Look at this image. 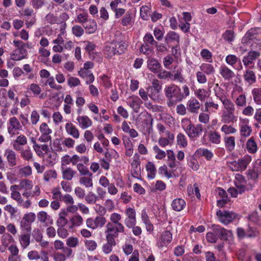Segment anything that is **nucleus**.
I'll return each instance as SVG.
<instances>
[{
    "label": "nucleus",
    "mask_w": 261,
    "mask_h": 261,
    "mask_svg": "<svg viewBox=\"0 0 261 261\" xmlns=\"http://www.w3.org/2000/svg\"><path fill=\"white\" fill-rule=\"evenodd\" d=\"M27 137L23 135H21L18 136L15 140L14 141L13 147V148L16 150H20V146H23L27 144Z\"/></svg>",
    "instance_id": "obj_34"
},
{
    "label": "nucleus",
    "mask_w": 261,
    "mask_h": 261,
    "mask_svg": "<svg viewBox=\"0 0 261 261\" xmlns=\"http://www.w3.org/2000/svg\"><path fill=\"white\" fill-rule=\"evenodd\" d=\"M234 184L236 188L238 189L239 194H242L245 191L246 180L242 174L239 173L236 174Z\"/></svg>",
    "instance_id": "obj_16"
},
{
    "label": "nucleus",
    "mask_w": 261,
    "mask_h": 261,
    "mask_svg": "<svg viewBox=\"0 0 261 261\" xmlns=\"http://www.w3.org/2000/svg\"><path fill=\"white\" fill-rule=\"evenodd\" d=\"M261 173V160H257L253 164V167L251 170L248 171V176L252 179H256Z\"/></svg>",
    "instance_id": "obj_12"
},
{
    "label": "nucleus",
    "mask_w": 261,
    "mask_h": 261,
    "mask_svg": "<svg viewBox=\"0 0 261 261\" xmlns=\"http://www.w3.org/2000/svg\"><path fill=\"white\" fill-rule=\"evenodd\" d=\"M88 17V14L86 12L79 13L75 19V21L83 25L89 19Z\"/></svg>",
    "instance_id": "obj_53"
},
{
    "label": "nucleus",
    "mask_w": 261,
    "mask_h": 261,
    "mask_svg": "<svg viewBox=\"0 0 261 261\" xmlns=\"http://www.w3.org/2000/svg\"><path fill=\"white\" fill-rule=\"evenodd\" d=\"M21 156L24 160L30 161L33 158V153L30 148H28L21 150Z\"/></svg>",
    "instance_id": "obj_61"
},
{
    "label": "nucleus",
    "mask_w": 261,
    "mask_h": 261,
    "mask_svg": "<svg viewBox=\"0 0 261 261\" xmlns=\"http://www.w3.org/2000/svg\"><path fill=\"white\" fill-rule=\"evenodd\" d=\"M172 241V234L168 230L162 232L156 239L155 246L160 250L167 248Z\"/></svg>",
    "instance_id": "obj_6"
},
{
    "label": "nucleus",
    "mask_w": 261,
    "mask_h": 261,
    "mask_svg": "<svg viewBox=\"0 0 261 261\" xmlns=\"http://www.w3.org/2000/svg\"><path fill=\"white\" fill-rule=\"evenodd\" d=\"M210 94V92L204 89H198L195 92V95L201 101L205 100Z\"/></svg>",
    "instance_id": "obj_40"
},
{
    "label": "nucleus",
    "mask_w": 261,
    "mask_h": 261,
    "mask_svg": "<svg viewBox=\"0 0 261 261\" xmlns=\"http://www.w3.org/2000/svg\"><path fill=\"white\" fill-rule=\"evenodd\" d=\"M63 178L67 180H71L76 172L70 168L62 169V171Z\"/></svg>",
    "instance_id": "obj_44"
},
{
    "label": "nucleus",
    "mask_w": 261,
    "mask_h": 261,
    "mask_svg": "<svg viewBox=\"0 0 261 261\" xmlns=\"http://www.w3.org/2000/svg\"><path fill=\"white\" fill-rule=\"evenodd\" d=\"M126 218L124 223L126 227H132L136 225L137 223L136 212L135 210L130 207H126L125 211Z\"/></svg>",
    "instance_id": "obj_9"
},
{
    "label": "nucleus",
    "mask_w": 261,
    "mask_h": 261,
    "mask_svg": "<svg viewBox=\"0 0 261 261\" xmlns=\"http://www.w3.org/2000/svg\"><path fill=\"white\" fill-rule=\"evenodd\" d=\"M159 173L161 175H164L168 178H170L173 177H175V175L174 171H168L167 167L164 165L161 166L159 168Z\"/></svg>",
    "instance_id": "obj_41"
},
{
    "label": "nucleus",
    "mask_w": 261,
    "mask_h": 261,
    "mask_svg": "<svg viewBox=\"0 0 261 261\" xmlns=\"http://www.w3.org/2000/svg\"><path fill=\"white\" fill-rule=\"evenodd\" d=\"M106 240L107 243L103 245L102 250L104 253L108 254L112 252L113 247L116 245V242L108 239H106Z\"/></svg>",
    "instance_id": "obj_39"
},
{
    "label": "nucleus",
    "mask_w": 261,
    "mask_h": 261,
    "mask_svg": "<svg viewBox=\"0 0 261 261\" xmlns=\"http://www.w3.org/2000/svg\"><path fill=\"white\" fill-rule=\"evenodd\" d=\"M229 65H231L237 69H239L241 67L240 61H239L238 58L233 55H229Z\"/></svg>",
    "instance_id": "obj_60"
},
{
    "label": "nucleus",
    "mask_w": 261,
    "mask_h": 261,
    "mask_svg": "<svg viewBox=\"0 0 261 261\" xmlns=\"http://www.w3.org/2000/svg\"><path fill=\"white\" fill-rule=\"evenodd\" d=\"M148 92V97H150L154 101H158L160 99V91L154 89V88H147Z\"/></svg>",
    "instance_id": "obj_43"
},
{
    "label": "nucleus",
    "mask_w": 261,
    "mask_h": 261,
    "mask_svg": "<svg viewBox=\"0 0 261 261\" xmlns=\"http://www.w3.org/2000/svg\"><path fill=\"white\" fill-rule=\"evenodd\" d=\"M4 156L6 157L8 164L10 166L13 167L16 165V154L14 151L12 149H7L5 150Z\"/></svg>",
    "instance_id": "obj_19"
},
{
    "label": "nucleus",
    "mask_w": 261,
    "mask_h": 261,
    "mask_svg": "<svg viewBox=\"0 0 261 261\" xmlns=\"http://www.w3.org/2000/svg\"><path fill=\"white\" fill-rule=\"evenodd\" d=\"M112 42L116 46L115 49L116 50V55H120L124 53L127 48V45L124 41L113 40Z\"/></svg>",
    "instance_id": "obj_31"
},
{
    "label": "nucleus",
    "mask_w": 261,
    "mask_h": 261,
    "mask_svg": "<svg viewBox=\"0 0 261 261\" xmlns=\"http://www.w3.org/2000/svg\"><path fill=\"white\" fill-rule=\"evenodd\" d=\"M37 219L40 223L43 224L46 226L51 225L53 223V220L51 217L44 211L38 213Z\"/></svg>",
    "instance_id": "obj_20"
},
{
    "label": "nucleus",
    "mask_w": 261,
    "mask_h": 261,
    "mask_svg": "<svg viewBox=\"0 0 261 261\" xmlns=\"http://www.w3.org/2000/svg\"><path fill=\"white\" fill-rule=\"evenodd\" d=\"M66 24L65 23L62 24L60 30V33L58 35L57 38L53 40V43L63 44L64 43V38L66 36Z\"/></svg>",
    "instance_id": "obj_28"
},
{
    "label": "nucleus",
    "mask_w": 261,
    "mask_h": 261,
    "mask_svg": "<svg viewBox=\"0 0 261 261\" xmlns=\"http://www.w3.org/2000/svg\"><path fill=\"white\" fill-rule=\"evenodd\" d=\"M27 91L32 93L34 97H39L40 99H44L45 97V95L41 93L40 87L35 83L31 84L28 88Z\"/></svg>",
    "instance_id": "obj_18"
},
{
    "label": "nucleus",
    "mask_w": 261,
    "mask_h": 261,
    "mask_svg": "<svg viewBox=\"0 0 261 261\" xmlns=\"http://www.w3.org/2000/svg\"><path fill=\"white\" fill-rule=\"evenodd\" d=\"M125 228L123 225H116L108 222L106 226L105 231L106 239L115 241L118 237L119 234L124 232Z\"/></svg>",
    "instance_id": "obj_5"
},
{
    "label": "nucleus",
    "mask_w": 261,
    "mask_h": 261,
    "mask_svg": "<svg viewBox=\"0 0 261 261\" xmlns=\"http://www.w3.org/2000/svg\"><path fill=\"white\" fill-rule=\"evenodd\" d=\"M182 70L181 69H178L174 71L173 73L171 72L170 80L173 81H177L179 83H182L184 82V77L182 74Z\"/></svg>",
    "instance_id": "obj_36"
},
{
    "label": "nucleus",
    "mask_w": 261,
    "mask_h": 261,
    "mask_svg": "<svg viewBox=\"0 0 261 261\" xmlns=\"http://www.w3.org/2000/svg\"><path fill=\"white\" fill-rule=\"evenodd\" d=\"M186 203L182 198H176L171 203V206L173 210L176 212L182 211L186 206Z\"/></svg>",
    "instance_id": "obj_26"
},
{
    "label": "nucleus",
    "mask_w": 261,
    "mask_h": 261,
    "mask_svg": "<svg viewBox=\"0 0 261 261\" xmlns=\"http://www.w3.org/2000/svg\"><path fill=\"white\" fill-rule=\"evenodd\" d=\"M252 94L255 102L257 105L261 104V88H254L252 90Z\"/></svg>",
    "instance_id": "obj_49"
},
{
    "label": "nucleus",
    "mask_w": 261,
    "mask_h": 261,
    "mask_svg": "<svg viewBox=\"0 0 261 261\" xmlns=\"http://www.w3.org/2000/svg\"><path fill=\"white\" fill-rule=\"evenodd\" d=\"M67 84L70 88L75 87L81 84L80 80L74 76H70L67 79Z\"/></svg>",
    "instance_id": "obj_57"
},
{
    "label": "nucleus",
    "mask_w": 261,
    "mask_h": 261,
    "mask_svg": "<svg viewBox=\"0 0 261 261\" xmlns=\"http://www.w3.org/2000/svg\"><path fill=\"white\" fill-rule=\"evenodd\" d=\"M200 55L202 57L203 60L206 61L208 62H212V54L208 49H202L200 52Z\"/></svg>",
    "instance_id": "obj_58"
},
{
    "label": "nucleus",
    "mask_w": 261,
    "mask_h": 261,
    "mask_svg": "<svg viewBox=\"0 0 261 261\" xmlns=\"http://www.w3.org/2000/svg\"><path fill=\"white\" fill-rule=\"evenodd\" d=\"M57 176V173L55 170H49L44 173V178L45 181H48L52 179L56 178Z\"/></svg>",
    "instance_id": "obj_59"
},
{
    "label": "nucleus",
    "mask_w": 261,
    "mask_h": 261,
    "mask_svg": "<svg viewBox=\"0 0 261 261\" xmlns=\"http://www.w3.org/2000/svg\"><path fill=\"white\" fill-rule=\"evenodd\" d=\"M177 143L181 147H186L188 145V140L186 136L182 134L179 133L176 137Z\"/></svg>",
    "instance_id": "obj_48"
},
{
    "label": "nucleus",
    "mask_w": 261,
    "mask_h": 261,
    "mask_svg": "<svg viewBox=\"0 0 261 261\" xmlns=\"http://www.w3.org/2000/svg\"><path fill=\"white\" fill-rule=\"evenodd\" d=\"M166 96L169 99L168 106H171L174 102L180 101L182 99V95L180 88L174 84L166 86L165 88Z\"/></svg>",
    "instance_id": "obj_4"
},
{
    "label": "nucleus",
    "mask_w": 261,
    "mask_h": 261,
    "mask_svg": "<svg viewBox=\"0 0 261 261\" xmlns=\"http://www.w3.org/2000/svg\"><path fill=\"white\" fill-rule=\"evenodd\" d=\"M231 82L233 86L231 95L233 98L238 94H240L236 100V104L239 106H243L246 104V96L242 94L243 89L240 86V79L234 76V73L229 70V82Z\"/></svg>",
    "instance_id": "obj_1"
},
{
    "label": "nucleus",
    "mask_w": 261,
    "mask_h": 261,
    "mask_svg": "<svg viewBox=\"0 0 261 261\" xmlns=\"http://www.w3.org/2000/svg\"><path fill=\"white\" fill-rule=\"evenodd\" d=\"M246 148L250 153H255L257 152L258 147L257 143L253 137H250L246 142Z\"/></svg>",
    "instance_id": "obj_30"
},
{
    "label": "nucleus",
    "mask_w": 261,
    "mask_h": 261,
    "mask_svg": "<svg viewBox=\"0 0 261 261\" xmlns=\"http://www.w3.org/2000/svg\"><path fill=\"white\" fill-rule=\"evenodd\" d=\"M244 79L249 84H252L255 82L256 76L254 72L249 69L246 70L244 74Z\"/></svg>",
    "instance_id": "obj_45"
},
{
    "label": "nucleus",
    "mask_w": 261,
    "mask_h": 261,
    "mask_svg": "<svg viewBox=\"0 0 261 261\" xmlns=\"http://www.w3.org/2000/svg\"><path fill=\"white\" fill-rule=\"evenodd\" d=\"M70 221L73 226H79L83 224V220L81 216L76 215L71 218Z\"/></svg>",
    "instance_id": "obj_62"
},
{
    "label": "nucleus",
    "mask_w": 261,
    "mask_h": 261,
    "mask_svg": "<svg viewBox=\"0 0 261 261\" xmlns=\"http://www.w3.org/2000/svg\"><path fill=\"white\" fill-rule=\"evenodd\" d=\"M76 121L79 126L82 129H87L92 125V121L91 119L86 115H79L76 118Z\"/></svg>",
    "instance_id": "obj_17"
},
{
    "label": "nucleus",
    "mask_w": 261,
    "mask_h": 261,
    "mask_svg": "<svg viewBox=\"0 0 261 261\" xmlns=\"http://www.w3.org/2000/svg\"><path fill=\"white\" fill-rule=\"evenodd\" d=\"M218 97L222 101L224 109L222 112L221 121L223 123H226L228 120V99L227 98L226 96L222 95L221 93L218 94Z\"/></svg>",
    "instance_id": "obj_13"
},
{
    "label": "nucleus",
    "mask_w": 261,
    "mask_h": 261,
    "mask_svg": "<svg viewBox=\"0 0 261 261\" xmlns=\"http://www.w3.org/2000/svg\"><path fill=\"white\" fill-rule=\"evenodd\" d=\"M34 151L37 155L39 157H44L45 154L47 153L49 150V147L46 144L36 145L33 148Z\"/></svg>",
    "instance_id": "obj_32"
},
{
    "label": "nucleus",
    "mask_w": 261,
    "mask_h": 261,
    "mask_svg": "<svg viewBox=\"0 0 261 261\" xmlns=\"http://www.w3.org/2000/svg\"><path fill=\"white\" fill-rule=\"evenodd\" d=\"M251 160V155L246 154L238 161L229 162V168L232 171H244Z\"/></svg>",
    "instance_id": "obj_7"
},
{
    "label": "nucleus",
    "mask_w": 261,
    "mask_h": 261,
    "mask_svg": "<svg viewBox=\"0 0 261 261\" xmlns=\"http://www.w3.org/2000/svg\"><path fill=\"white\" fill-rule=\"evenodd\" d=\"M85 197L86 202L91 204L95 203L98 200V196L92 192H89Z\"/></svg>",
    "instance_id": "obj_52"
},
{
    "label": "nucleus",
    "mask_w": 261,
    "mask_h": 261,
    "mask_svg": "<svg viewBox=\"0 0 261 261\" xmlns=\"http://www.w3.org/2000/svg\"><path fill=\"white\" fill-rule=\"evenodd\" d=\"M196 155L198 156H204L206 160H210L213 156V153L207 149L200 148L195 152Z\"/></svg>",
    "instance_id": "obj_37"
},
{
    "label": "nucleus",
    "mask_w": 261,
    "mask_h": 261,
    "mask_svg": "<svg viewBox=\"0 0 261 261\" xmlns=\"http://www.w3.org/2000/svg\"><path fill=\"white\" fill-rule=\"evenodd\" d=\"M83 26L85 28L86 33L89 34L94 33L97 30V27L96 21L90 18Z\"/></svg>",
    "instance_id": "obj_25"
},
{
    "label": "nucleus",
    "mask_w": 261,
    "mask_h": 261,
    "mask_svg": "<svg viewBox=\"0 0 261 261\" xmlns=\"http://www.w3.org/2000/svg\"><path fill=\"white\" fill-rule=\"evenodd\" d=\"M17 186L19 190H24L22 195L27 198L39 196L41 193L40 188L38 185L36 186L33 190L31 191L33 185L32 181L29 179L21 180Z\"/></svg>",
    "instance_id": "obj_3"
},
{
    "label": "nucleus",
    "mask_w": 261,
    "mask_h": 261,
    "mask_svg": "<svg viewBox=\"0 0 261 261\" xmlns=\"http://www.w3.org/2000/svg\"><path fill=\"white\" fill-rule=\"evenodd\" d=\"M134 14L132 11H127L121 20L123 26H132L134 23Z\"/></svg>",
    "instance_id": "obj_24"
},
{
    "label": "nucleus",
    "mask_w": 261,
    "mask_h": 261,
    "mask_svg": "<svg viewBox=\"0 0 261 261\" xmlns=\"http://www.w3.org/2000/svg\"><path fill=\"white\" fill-rule=\"evenodd\" d=\"M76 167H77V169L79 171L80 174L83 175H88L89 176H92V173L91 172H90L88 168H87L86 166H85L83 164H82V163L77 164Z\"/></svg>",
    "instance_id": "obj_55"
},
{
    "label": "nucleus",
    "mask_w": 261,
    "mask_h": 261,
    "mask_svg": "<svg viewBox=\"0 0 261 261\" xmlns=\"http://www.w3.org/2000/svg\"><path fill=\"white\" fill-rule=\"evenodd\" d=\"M11 197L15 200L18 205L22 206L24 208H28L31 206V202L30 200H24L21 194L18 191L20 190L17 185H13L10 187Z\"/></svg>",
    "instance_id": "obj_8"
},
{
    "label": "nucleus",
    "mask_w": 261,
    "mask_h": 261,
    "mask_svg": "<svg viewBox=\"0 0 261 261\" xmlns=\"http://www.w3.org/2000/svg\"><path fill=\"white\" fill-rule=\"evenodd\" d=\"M165 40L167 44L171 42L178 43L179 41V36L175 32L169 31L166 35Z\"/></svg>",
    "instance_id": "obj_35"
},
{
    "label": "nucleus",
    "mask_w": 261,
    "mask_h": 261,
    "mask_svg": "<svg viewBox=\"0 0 261 261\" xmlns=\"http://www.w3.org/2000/svg\"><path fill=\"white\" fill-rule=\"evenodd\" d=\"M259 56L260 53L258 51H249L248 53V55L243 58V62L244 65L246 67L252 68L254 66L253 61L257 58Z\"/></svg>",
    "instance_id": "obj_11"
},
{
    "label": "nucleus",
    "mask_w": 261,
    "mask_h": 261,
    "mask_svg": "<svg viewBox=\"0 0 261 261\" xmlns=\"http://www.w3.org/2000/svg\"><path fill=\"white\" fill-rule=\"evenodd\" d=\"M28 52L23 47L16 48L11 53V59L14 61H20L27 58Z\"/></svg>",
    "instance_id": "obj_14"
},
{
    "label": "nucleus",
    "mask_w": 261,
    "mask_h": 261,
    "mask_svg": "<svg viewBox=\"0 0 261 261\" xmlns=\"http://www.w3.org/2000/svg\"><path fill=\"white\" fill-rule=\"evenodd\" d=\"M147 67L149 70L154 73L159 72L162 69V66L158 60L149 58L147 61Z\"/></svg>",
    "instance_id": "obj_21"
},
{
    "label": "nucleus",
    "mask_w": 261,
    "mask_h": 261,
    "mask_svg": "<svg viewBox=\"0 0 261 261\" xmlns=\"http://www.w3.org/2000/svg\"><path fill=\"white\" fill-rule=\"evenodd\" d=\"M66 133L74 138L78 139L80 137V133L77 127L71 122H68L65 126Z\"/></svg>",
    "instance_id": "obj_23"
},
{
    "label": "nucleus",
    "mask_w": 261,
    "mask_h": 261,
    "mask_svg": "<svg viewBox=\"0 0 261 261\" xmlns=\"http://www.w3.org/2000/svg\"><path fill=\"white\" fill-rule=\"evenodd\" d=\"M115 44L112 41L107 42L103 50L104 54L107 56L108 58H111L116 55V50L115 49Z\"/></svg>",
    "instance_id": "obj_29"
},
{
    "label": "nucleus",
    "mask_w": 261,
    "mask_h": 261,
    "mask_svg": "<svg viewBox=\"0 0 261 261\" xmlns=\"http://www.w3.org/2000/svg\"><path fill=\"white\" fill-rule=\"evenodd\" d=\"M205 111L207 112H215L219 106L218 104L214 103L213 101H206L205 103Z\"/></svg>",
    "instance_id": "obj_50"
},
{
    "label": "nucleus",
    "mask_w": 261,
    "mask_h": 261,
    "mask_svg": "<svg viewBox=\"0 0 261 261\" xmlns=\"http://www.w3.org/2000/svg\"><path fill=\"white\" fill-rule=\"evenodd\" d=\"M152 149L155 154V158L156 160H162L166 157V153L165 151L161 149L158 145H154Z\"/></svg>",
    "instance_id": "obj_47"
},
{
    "label": "nucleus",
    "mask_w": 261,
    "mask_h": 261,
    "mask_svg": "<svg viewBox=\"0 0 261 261\" xmlns=\"http://www.w3.org/2000/svg\"><path fill=\"white\" fill-rule=\"evenodd\" d=\"M145 169L147 171V177L150 179H154L156 173L154 164L152 162H147L145 165Z\"/></svg>",
    "instance_id": "obj_27"
},
{
    "label": "nucleus",
    "mask_w": 261,
    "mask_h": 261,
    "mask_svg": "<svg viewBox=\"0 0 261 261\" xmlns=\"http://www.w3.org/2000/svg\"><path fill=\"white\" fill-rule=\"evenodd\" d=\"M79 182L81 185L84 186L87 188L93 187V184L92 176L82 177L79 179Z\"/></svg>",
    "instance_id": "obj_46"
},
{
    "label": "nucleus",
    "mask_w": 261,
    "mask_h": 261,
    "mask_svg": "<svg viewBox=\"0 0 261 261\" xmlns=\"http://www.w3.org/2000/svg\"><path fill=\"white\" fill-rule=\"evenodd\" d=\"M44 158H45L51 164H54L57 161L56 153L55 152H50L49 150L47 151V153L45 154Z\"/></svg>",
    "instance_id": "obj_64"
},
{
    "label": "nucleus",
    "mask_w": 261,
    "mask_h": 261,
    "mask_svg": "<svg viewBox=\"0 0 261 261\" xmlns=\"http://www.w3.org/2000/svg\"><path fill=\"white\" fill-rule=\"evenodd\" d=\"M121 215L117 213H113L110 216V220L111 221L110 223H113L117 225H123L120 222L121 220Z\"/></svg>",
    "instance_id": "obj_51"
},
{
    "label": "nucleus",
    "mask_w": 261,
    "mask_h": 261,
    "mask_svg": "<svg viewBox=\"0 0 261 261\" xmlns=\"http://www.w3.org/2000/svg\"><path fill=\"white\" fill-rule=\"evenodd\" d=\"M96 229L102 227L106 223V219L103 216H97L93 219Z\"/></svg>",
    "instance_id": "obj_56"
},
{
    "label": "nucleus",
    "mask_w": 261,
    "mask_h": 261,
    "mask_svg": "<svg viewBox=\"0 0 261 261\" xmlns=\"http://www.w3.org/2000/svg\"><path fill=\"white\" fill-rule=\"evenodd\" d=\"M86 248L89 251H94L97 246V243L91 240H87L85 241Z\"/></svg>",
    "instance_id": "obj_63"
},
{
    "label": "nucleus",
    "mask_w": 261,
    "mask_h": 261,
    "mask_svg": "<svg viewBox=\"0 0 261 261\" xmlns=\"http://www.w3.org/2000/svg\"><path fill=\"white\" fill-rule=\"evenodd\" d=\"M199 68L202 72L207 75L213 74L215 72V69L213 65L208 63H202Z\"/></svg>",
    "instance_id": "obj_42"
},
{
    "label": "nucleus",
    "mask_w": 261,
    "mask_h": 261,
    "mask_svg": "<svg viewBox=\"0 0 261 261\" xmlns=\"http://www.w3.org/2000/svg\"><path fill=\"white\" fill-rule=\"evenodd\" d=\"M21 127L20 123L15 117L9 119L8 122L7 129L11 137L16 135V132L20 129Z\"/></svg>",
    "instance_id": "obj_10"
},
{
    "label": "nucleus",
    "mask_w": 261,
    "mask_h": 261,
    "mask_svg": "<svg viewBox=\"0 0 261 261\" xmlns=\"http://www.w3.org/2000/svg\"><path fill=\"white\" fill-rule=\"evenodd\" d=\"M187 107L189 112L197 114L200 108V103L196 99L191 98L187 102Z\"/></svg>",
    "instance_id": "obj_22"
},
{
    "label": "nucleus",
    "mask_w": 261,
    "mask_h": 261,
    "mask_svg": "<svg viewBox=\"0 0 261 261\" xmlns=\"http://www.w3.org/2000/svg\"><path fill=\"white\" fill-rule=\"evenodd\" d=\"M127 103L135 111H138L143 103L141 99L138 96L132 95L127 98Z\"/></svg>",
    "instance_id": "obj_15"
},
{
    "label": "nucleus",
    "mask_w": 261,
    "mask_h": 261,
    "mask_svg": "<svg viewBox=\"0 0 261 261\" xmlns=\"http://www.w3.org/2000/svg\"><path fill=\"white\" fill-rule=\"evenodd\" d=\"M30 233L21 234L19 236V241L22 248L25 249L30 244Z\"/></svg>",
    "instance_id": "obj_38"
},
{
    "label": "nucleus",
    "mask_w": 261,
    "mask_h": 261,
    "mask_svg": "<svg viewBox=\"0 0 261 261\" xmlns=\"http://www.w3.org/2000/svg\"><path fill=\"white\" fill-rule=\"evenodd\" d=\"M181 126L191 139H194L199 137L203 131V127L201 124L194 125L187 118L181 120Z\"/></svg>",
    "instance_id": "obj_2"
},
{
    "label": "nucleus",
    "mask_w": 261,
    "mask_h": 261,
    "mask_svg": "<svg viewBox=\"0 0 261 261\" xmlns=\"http://www.w3.org/2000/svg\"><path fill=\"white\" fill-rule=\"evenodd\" d=\"M79 243V240L76 237H70L66 240V245L69 248H75Z\"/></svg>",
    "instance_id": "obj_54"
},
{
    "label": "nucleus",
    "mask_w": 261,
    "mask_h": 261,
    "mask_svg": "<svg viewBox=\"0 0 261 261\" xmlns=\"http://www.w3.org/2000/svg\"><path fill=\"white\" fill-rule=\"evenodd\" d=\"M217 216L219 221L224 225L228 224V211L219 210L217 211Z\"/></svg>",
    "instance_id": "obj_33"
}]
</instances>
